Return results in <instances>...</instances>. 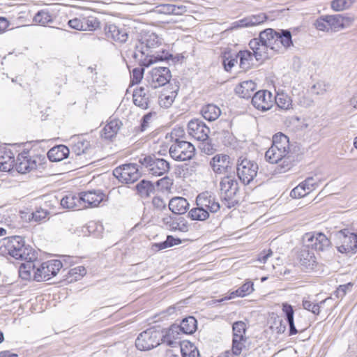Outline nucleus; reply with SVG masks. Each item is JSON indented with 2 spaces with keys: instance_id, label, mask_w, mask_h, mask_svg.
Here are the masks:
<instances>
[{
  "instance_id": "obj_1",
  "label": "nucleus",
  "mask_w": 357,
  "mask_h": 357,
  "mask_svg": "<svg viewBox=\"0 0 357 357\" xmlns=\"http://www.w3.org/2000/svg\"><path fill=\"white\" fill-rule=\"evenodd\" d=\"M162 40L159 36L153 32H145L141 36L136 45L135 57L141 54V66L149 67L155 62L168 60L172 56L171 54L160 48Z\"/></svg>"
},
{
  "instance_id": "obj_2",
  "label": "nucleus",
  "mask_w": 357,
  "mask_h": 357,
  "mask_svg": "<svg viewBox=\"0 0 357 357\" xmlns=\"http://www.w3.org/2000/svg\"><path fill=\"white\" fill-rule=\"evenodd\" d=\"M278 37V31L269 28L261 31L259 38H253L250 41L249 47L254 52L257 61L268 58L269 50H279Z\"/></svg>"
},
{
  "instance_id": "obj_3",
  "label": "nucleus",
  "mask_w": 357,
  "mask_h": 357,
  "mask_svg": "<svg viewBox=\"0 0 357 357\" xmlns=\"http://www.w3.org/2000/svg\"><path fill=\"white\" fill-rule=\"evenodd\" d=\"M8 254L16 259H36L37 253L29 245H25L24 238L13 236L3 239Z\"/></svg>"
},
{
  "instance_id": "obj_4",
  "label": "nucleus",
  "mask_w": 357,
  "mask_h": 357,
  "mask_svg": "<svg viewBox=\"0 0 357 357\" xmlns=\"http://www.w3.org/2000/svg\"><path fill=\"white\" fill-rule=\"evenodd\" d=\"M220 190L222 205L226 208H231L238 204L239 184L234 174H229L221 178Z\"/></svg>"
},
{
  "instance_id": "obj_5",
  "label": "nucleus",
  "mask_w": 357,
  "mask_h": 357,
  "mask_svg": "<svg viewBox=\"0 0 357 357\" xmlns=\"http://www.w3.org/2000/svg\"><path fill=\"white\" fill-rule=\"evenodd\" d=\"M138 162L150 175L161 176L170 169V164L164 158H157L155 155H141Z\"/></svg>"
},
{
  "instance_id": "obj_6",
  "label": "nucleus",
  "mask_w": 357,
  "mask_h": 357,
  "mask_svg": "<svg viewBox=\"0 0 357 357\" xmlns=\"http://www.w3.org/2000/svg\"><path fill=\"white\" fill-rule=\"evenodd\" d=\"M259 169L257 163L245 157H240L236 163L238 178L244 185L250 184L257 176Z\"/></svg>"
},
{
  "instance_id": "obj_7",
  "label": "nucleus",
  "mask_w": 357,
  "mask_h": 357,
  "mask_svg": "<svg viewBox=\"0 0 357 357\" xmlns=\"http://www.w3.org/2000/svg\"><path fill=\"white\" fill-rule=\"evenodd\" d=\"M169 153L174 160L185 161L195 155V148L190 142L176 138L170 146Z\"/></svg>"
},
{
  "instance_id": "obj_8",
  "label": "nucleus",
  "mask_w": 357,
  "mask_h": 357,
  "mask_svg": "<svg viewBox=\"0 0 357 357\" xmlns=\"http://www.w3.org/2000/svg\"><path fill=\"white\" fill-rule=\"evenodd\" d=\"M303 242L307 248H311L317 252H326L331 249V243L321 232H308L303 235Z\"/></svg>"
},
{
  "instance_id": "obj_9",
  "label": "nucleus",
  "mask_w": 357,
  "mask_h": 357,
  "mask_svg": "<svg viewBox=\"0 0 357 357\" xmlns=\"http://www.w3.org/2000/svg\"><path fill=\"white\" fill-rule=\"evenodd\" d=\"M62 267V262L58 259L43 262L34 271L33 280L37 282L48 280L55 276Z\"/></svg>"
},
{
  "instance_id": "obj_10",
  "label": "nucleus",
  "mask_w": 357,
  "mask_h": 357,
  "mask_svg": "<svg viewBox=\"0 0 357 357\" xmlns=\"http://www.w3.org/2000/svg\"><path fill=\"white\" fill-rule=\"evenodd\" d=\"M113 175L121 183H132L142 176L138 165L135 163L124 164L116 167Z\"/></svg>"
},
{
  "instance_id": "obj_11",
  "label": "nucleus",
  "mask_w": 357,
  "mask_h": 357,
  "mask_svg": "<svg viewBox=\"0 0 357 357\" xmlns=\"http://www.w3.org/2000/svg\"><path fill=\"white\" fill-rule=\"evenodd\" d=\"M160 334L153 328L142 332L135 340L136 347L141 351H149L160 344Z\"/></svg>"
},
{
  "instance_id": "obj_12",
  "label": "nucleus",
  "mask_w": 357,
  "mask_h": 357,
  "mask_svg": "<svg viewBox=\"0 0 357 357\" xmlns=\"http://www.w3.org/2000/svg\"><path fill=\"white\" fill-rule=\"evenodd\" d=\"M336 236L341 243V245L337 247L340 252L348 254L357 252V234L343 229L339 231Z\"/></svg>"
},
{
  "instance_id": "obj_13",
  "label": "nucleus",
  "mask_w": 357,
  "mask_h": 357,
  "mask_svg": "<svg viewBox=\"0 0 357 357\" xmlns=\"http://www.w3.org/2000/svg\"><path fill=\"white\" fill-rule=\"evenodd\" d=\"M210 166L215 174H234V164L231 158L226 154H216L210 160Z\"/></svg>"
},
{
  "instance_id": "obj_14",
  "label": "nucleus",
  "mask_w": 357,
  "mask_h": 357,
  "mask_svg": "<svg viewBox=\"0 0 357 357\" xmlns=\"http://www.w3.org/2000/svg\"><path fill=\"white\" fill-rule=\"evenodd\" d=\"M171 73L167 67H155L150 72L149 84L152 89L164 86L169 82Z\"/></svg>"
},
{
  "instance_id": "obj_15",
  "label": "nucleus",
  "mask_w": 357,
  "mask_h": 357,
  "mask_svg": "<svg viewBox=\"0 0 357 357\" xmlns=\"http://www.w3.org/2000/svg\"><path fill=\"white\" fill-rule=\"evenodd\" d=\"M188 134L198 141L208 139L210 129L200 119H195L189 121L188 124Z\"/></svg>"
},
{
  "instance_id": "obj_16",
  "label": "nucleus",
  "mask_w": 357,
  "mask_h": 357,
  "mask_svg": "<svg viewBox=\"0 0 357 357\" xmlns=\"http://www.w3.org/2000/svg\"><path fill=\"white\" fill-rule=\"evenodd\" d=\"M252 104L258 110L267 111L273 106V95L267 90H260L252 96Z\"/></svg>"
},
{
  "instance_id": "obj_17",
  "label": "nucleus",
  "mask_w": 357,
  "mask_h": 357,
  "mask_svg": "<svg viewBox=\"0 0 357 357\" xmlns=\"http://www.w3.org/2000/svg\"><path fill=\"white\" fill-rule=\"evenodd\" d=\"M196 204L208 211V213H215L220 208V204L215 196L208 191L203 192L197 197Z\"/></svg>"
},
{
  "instance_id": "obj_18",
  "label": "nucleus",
  "mask_w": 357,
  "mask_h": 357,
  "mask_svg": "<svg viewBox=\"0 0 357 357\" xmlns=\"http://www.w3.org/2000/svg\"><path fill=\"white\" fill-rule=\"evenodd\" d=\"M72 151L76 157L79 158V160H82V158L84 159L80 162V165H84L89 161L88 156L91 152L90 142L81 137L75 139L72 145Z\"/></svg>"
},
{
  "instance_id": "obj_19",
  "label": "nucleus",
  "mask_w": 357,
  "mask_h": 357,
  "mask_svg": "<svg viewBox=\"0 0 357 357\" xmlns=\"http://www.w3.org/2000/svg\"><path fill=\"white\" fill-rule=\"evenodd\" d=\"M37 159L36 157H31L29 152H23L17 155L14 166L19 173L26 174L36 169Z\"/></svg>"
},
{
  "instance_id": "obj_20",
  "label": "nucleus",
  "mask_w": 357,
  "mask_h": 357,
  "mask_svg": "<svg viewBox=\"0 0 357 357\" xmlns=\"http://www.w3.org/2000/svg\"><path fill=\"white\" fill-rule=\"evenodd\" d=\"M82 208L96 207L104 200L105 195L99 190L79 193Z\"/></svg>"
},
{
  "instance_id": "obj_21",
  "label": "nucleus",
  "mask_w": 357,
  "mask_h": 357,
  "mask_svg": "<svg viewBox=\"0 0 357 357\" xmlns=\"http://www.w3.org/2000/svg\"><path fill=\"white\" fill-rule=\"evenodd\" d=\"M105 34L108 40L123 43L127 41L128 34L123 28H119L114 24H106L104 28Z\"/></svg>"
},
{
  "instance_id": "obj_22",
  "label": "nucleus",
  "mask_w": 357,
  "mask_h": 357,
  "mask_svg": "<svg viewBox=\"0 0 357 357\" xmlns=\"http://www.w3.org/2000/svg\"><path fill=\"white\" fill-rule=\"evenodd\" d=\"M317 183L313 177H308L295 187L290 192V196L294 199L303 197L314 190Z\"/></svg>"
},
{
  "instance_id": "obj_23",
  "label": "nucleus",
  "mask_w": 357,
  "mask_h": 357,
  "mask_svg": "<svg viewBox=\"0 0 357 357\" xmlns=\"http://www.w3.org/2000/svg\"><path fill=\"white\" fill-rule=\"evenodd\" d=\"M162 223L167 229L172 231L187 232L188 231L189 226L183 218L169 215L162 218Z\"/></svg>"
},
{
  "instance_id": "obj_24",
  "label": "nucleus",
  "mask_w": 357,
  "mask_h": 357,
  "mask_svg": "<svg viewBox=\"0 0 357 357\" xmlns=\"http://www.w3.org/2000/svg\"><path fill=\"white\" fill-rule=\"evenodd\" d=\"M325 18L328 21L330 31H337L349 26L352 20L350 17H344L342 15H326Z\"/></svg>"
},
{
  "instance_id": "obj_25",
  "label": "nucleus",
  "mask_w": 357,
  "mask_h": 357,
  "mask_svg": "<svg viewBox=\"0 0 357 357\" xmlns=\"http://www.w3.org/2000/svg\"><path fill=\"white\" fill-rule=\"evenodd\" d=\"M197 329V320L193 317H188L182 320L180 326H172L169 329L167 337L173 335L174 332L178 333L180 330L185 334H192Z\"/></svg>"
},
{
  "instance_id": "obj_26",
  "label": "nucleus",
  "mask_w": 357,
  "mask_h": 357,
  "mask_svg": "<svg viewBox=\"0 0 357 357\" xmlns=\"http://www.w3.org/2000/svg\"><path fill=\"white\" fill-rule=\"evenodd\" d=\"M132 98L133 103L136 106L143 109H147L150 101L149 87L140 86L136 88L133 91Z\"/></svg>"
},
{
  "instance_id": "obj_27",
  "label": "nucleus",
  "mask_w": 357,
  "mask_h": 357,
  "mask_svg": "<svg viewBox=\"0 0 357 357\" xmlns=\"http://www.w3.org/2000/svg\"><path fill=\"white\" fill-rule=\"evenodd\" d=\"M15 154L10 149L7 147L0 148V170L10 172L15 165Z\"/></svg>"
},
{
  "instance_id": "obj_28",
  "label": "nucleus",
  "mask_w": 357,
  "mask_h": 357,
  "mask_svg": "<svg viewBox=\"0 0 357 357\" xmlns=\"http://www.w3.org/2000/svg\"><path fill=\"white\" fill-rule=\"evenodd\" d=\"M298 258L301 265L307 271L313 270L317 266V261L314 252L310 251L305 245L299 252Z\"/></svg>"
},
{
  "instance_id": "obj_29",
  "label": "nucleus",
  "mask_w": 357,
  "mask_h": 357,
  "mask_svg": "<svg viewBox=\"0 0 357 357\" xmlns=\"http://www.w3.org/2000/svg\"><path fill=\"white\" fill-rule=\"evenodd\" d=\"M266 20V15L261 13L257 15L248 16L242 20L235 22L233 24L234 28L248 27L259 25L264 22Z\"/></svg>"
},
{
  "instance_id": "obj_30",
  "label": "nucleus",
  "mask_w": 357,
  "mask_h": 357,
  "mask_svg": "<svg viewBox=\"0 0 357 357\" xmlns=\"http://www.w3.org/2000/svg\"><path fill=\"white\" fill-rule=\"evenodd\" d=\"M123 123L116 119L110 120L101 131V137L106 139H112L116 137Z\"/></svg>"
},
{
  "instance_id": "obj_31",
  "label": "nucleus",
  "mask_w": 357,
  "mask_h": 357,
  "mask_svg": "<svg viewBox=\"0 0 357 357\" xmlns=\"http://www.w3.org/2000/svg\"><path fill=\"white\" fill-rule=\"evenodd\" d=\"M256 89V84L252 80L242 82L235 88L236 93L243 98H252V94Z\"/></svg>"
},
{
  "instance_id": "obj_32",
  "label": "nucleus",
  "mask_w": 357,
  "mask_h": 357,
  "mask_svg": "<svg viewBox=\"0 0 357 357\" xmlns=\"http://www.w3.org/2000/svg\"><path fill=\"white\" fill-rule=\"evenodd\" d=\"M188 207L187 199L181 197H175L169 202V208L174 214H184Z\"/></svg>"
},
{
  "instance_id": "obj_33",
  "label": "nucleus",
  "mask_w": 357,
  "mask_h": 357,
  "mask_svg": "<svg viewBox=\"0 0 357 357\" xmlns=\"http://www.w3.org/2000/svg\"><path fill=\"white\" fill-rule=\"evenodd\" d=\"M70 153L69 149L65 145L52 147L47 152V157L52 162H59L66 158Z\"/></svg>"
},
{
  "instance_id": "obj_34",
  "label": "nucleus",
  "mask_w": 357,
  "mask_h": 357,
  "mask_svg": "<svg viewBox=\"0 0 357 357\" xmlns=\"http://www.w3.org/2000/svg\"><path fill=\"white\" fill-rule=\"evenodd\" d=\"M60 204L64 208L73 210H80L82 208L79 194L77 195L68 194L61 199Z\"/></svg>"
},
{
  "instance_id": "obj_35",
  "label": "nucleus",
  "mask_w": 357,
  "mask_h": 357,
  "mask_svg": "<svg viewBox=\"0 0 357 357\" xmlns=\"http://www.w3.org/2000/svg\"><path fill=\"white\" fill-rule=\"evenodd\" d=\"M282 311L285 314L286 320L289 326V335L297 334L298 332H302L305 330L304 328L297 329L295 326L294 321V310L291 305L285 303L282 304Z\"/></svg>"
},
{
  "instance_id": "obj_36",
  "label": "nucleus",
  "mask_w": 357,
  "mask_h": 357,
  "mask_svg": "<svg viewBox=\"0 0 357 357\" xmlns=\"http://www.w3.org/2000/svg\"><path fill=\"white\" fill-rule=\"evenodd\" d=\"M178 86L176 85L172 91H168L164 89L160 96H159V104L162 107L169 108L170 107L176 96L178 91Z\"/></svg>"
},
{
  "instance_id": "obj_37",
  "label": "nucleus",
  "mask_w": 357,
  "mask_h": 357,
  "mask_svg": "<svg viewBox=\"0 0 357 357\" xmlns=\"http://www.w3.org/2000/svg\"><path fill=\"white\" fill-rule=\"evenodd\" d=\"M236 57L239 59V66L243 70L246 71L252 66L255 57L253 51L252 52L248 50L240 51L236 54Z\"/></svg>"
},
{
  "instance_id": "obj_38",
  "label": "nucleus",
  "mask_w": 357,
  "mask_h": 357,
  "mask_svg": "<svg viewBox=\"0 0 357 357\" xmlns=\"http://www.w3.org/2000/svg\"><path fill=\"white\" fill-rule=\"evenodd\" d=\"M271 146L282 150L283 153L291 152L288 137L281 132L273 135Z\"/></svg>"
},
{
  "instance_id": "obj_39",
  "label": "nucleus",
  "mask_w": 357,
  "mask_h": 357,
  "mask_svg": "<svg viewBox=\"0 0 357 357\" xmlns=\"http://www.w3.org/2000/svg\"><path fill=\"white\" fill-rule=\"evenodd\" d=\"M25 263H22L19 268V275L23 280H30L33 277L34 271L36 270V265L33 263L35 259H24Z\"/></svg>"
},
{
  "instance_id": "obj_40",
  "label": "nucleus",
  "mask_w": 357,
  "mask_h": 357,
  "mask_svg": "<svg viewBox=\"0 0 357 357\" xmlns=\"http://www.w3.org/2000/svg\"><path fill=\"white\" fill-rule=\"evenodd\" d=\"M202 116L208 121H213L216 120L221 114L220 109L213 104H208L202 107Z\"/></svg>"
},
{
  "instance_id": "obj_41",
  "label": "nucleus",
  "mask_w": 357,
  "mask_h": 357,
  "mask_svg": "<svg viewBox=\"0 0 357 357\" xmlns=\"http://www.w3.org/2000/svg\"><path fill=\"white\" fill-rule=\"evenodd\" d=\"M136 188L139 195L143 198L150 197L155 191V188L152 183L146 180H142L136 185Z\"/></svg>"
},
{
  "instance_id": "obj_42",
  "label": "nucleus",
  "mask_w": 357,
  "mask_h": 357,
  "mask_svg": "<svg viewBox=\"0 0 357 357\" xmlns=\"http://www.w3.org/2000/svg\"><path fill=\"white\" fill-rule=\"evenodd\" d=\"M289 152H284L278 148L271 146L265 153V158L268 162L272 164L278 163L280 160L284 157Z\"/></svg>"
},
{
  "instance_id": "obj_43",
  "label": "nucleus",
  "mask_w": 357,
  "mask_h": 357,
  "mask_svg": "<svg viewBox=\"0 0 357 357\" xmlns=\"http://www.w3.org/2000/svg\"><path fill=\"white\" fill-rule=\"evenodd\" d=\"M295 155L292 152H289L284 157H282L278 162V169L280 172H285L289 170L294 165L295 162Z\"/></svg>"
},
{
  "instance_id": "obj_44",
  "label": "nucleus",
  "mask_w": 357,
  "mask_h": 357,
  "mask_svg": "<svg viewBox=\"0 0 357 357\" xmlns=\"http://www.w3.org/2000/svg\"><path fill=\"white\" fill-rule=\"evenodd\" d=\"M279 46L287 49L293 45L292 36L290 31L287 29H280L278 31Z\"/></svg>"
},
{
  "instance_id": "obj_45",
  "label": "nucleus",
  "mask_w": 357,
  "mask_h": 357,
  "mask_svg": "<svg viewBox=\"0 0 357 357\" xmlns=\"http://www.w3.org/2000/svg\"><path fill=\"white\" fill-rule=\"evenodd\" d=\"M273 100L278 107L282 109H289L292 103L291 98L284 93H278Z\"/></svg>"
},
{
  "instance_id": "obj_46",
  "label": "nucleus",
  "mask_w": 357,
  "mask_h": 357,
  "mask_svg": "<svg viewBox=\"0 0 357 357\" xmlns=\"http://www.w3.org/2000/svg\"><path fill=\"white\" fill-rule=\"evenodd\" d=\"M188 216L193 220L204 221L209 218V213L203 207L197 206L189 211Z\"/></svg>"
},
{
  "instance_id": "obj_47",
  "label": "nucleus",
  "mask_w": 357,
  "mask_h": 357,
  "mask_svg": "<svg viewBox=\"0 0 357 357\" xmlns=\"http://www.w3.org/2000/svg\"><path fill=\"white\" fill-rule=\"evenodd\" d=\"M233 339L244 340L245 337L246 324L242 321H236L232 326Z\"/></svg>"
},
{
  "instance_id": "obj_48",
  "label": "nucleus",
  "mask_w": 357,
  "mask_h": 357,
  "mask_svg": "<svg viewBox=\"0 0 357 357\" xmlns=\"http://www.w3.org/2000/svg\"><path fill=\"white\" fill-rule=\"evenodd\" d=\"M83 31H95L100 27V21L94 16H82Z\"/></svg>"
},
{
  "instance_id": "obj_49",
  "label": "nucleus",
  "mask_w": 357,
  "mask_h": 357,
  "mask_svg": "<svg viewBox=\"0 0 357 357\" xmlns=\"http://www.w3.org/2000/svg\"><path fill=\"white\" fill-rule=\"evenodd\" d=\"M52 21L53 18L49 11L45 10L38 11L33 17V22L41 26H45Z\"/></svg>"
},
{
  "instance_id": "obj_50",
  "label": "nucleus",
  "mask_w": 357,
  "mask_h": 357,
  "mask_svg": "<svg viewBox=\"0 0 357 357\" xmlns=\"http://www.w3.org/2000/svg\"><path fill=\"white\" fill-rule=\"evenodd\" d=\"M254 291V284L251 281L245 282L241 287L231 293V297H244L250 294Z\"/></svg>"
},
{
  "instance_id": "obj_51",
  "label": "nucleus",
  "mask_w": 357,
  "mask_h": 357,
  "mask_svg": "<svg viewBox=\"0 0 357 357\" xmlns=\"http://www.w3.org/2000/svg\"><path fill=\"white\" fill-rule=\"evenodd\" d=\"M172 13V4L160 3L155 6L154 8L149 11V15L153 17L155 15H170Z\"/></svg>"
},
{
  "instance_id": "obj_52",
  "label": "nucleus",
  "mask_w": 357,
  "mask_h": 357,
  "mask_svg": "<svg viewBox=\"0 0 357 357\" xmlns=\"http://www.w3.org/2000/svg\"><path fill=\"white\" fill-rule=\"evenodd\" d=\"M86 271L84 266H79L71 268L68 273L66 280L70 282L79 280L86 274Z\"/></svg>"
},
{
  "instance_id": "obj_53",
  "label": "nucleus",
  "mask_w": 357,
  "mask_h": 357,
  "mask_svg": "<svg viewBox=\"0 0 357 357\" xmlns=\"http://www.w3.org/2000/svg\"><path fill=\"white\" fill-rule=\"evenodd\" d=\"M356 0H333L331 1V8L335 11H342L350 8Z\"/></svg>"
},
{
  "instance_id": "obj_54",
  "label": "nucleus",
  "mask_w": 357,
  "mask_h": 357,
  "mask_svg": "<svg viewBox=\"0 0 357 357\" xmlns=\"http://www.w3.org/2000/svg\"><path fill=\"white\" fill-rule=\"evenodd\" d=\"M247 338L244 340L233 339L232 340V353L233 355H240L243 349L245 347V342Z\"/></svg>"
},
{
  "instance_id": "obj_55",
  "label": "nucleus",
  "mask_w": 357,
  "mask_h": 357,
  "mask_svg": "<svg viewBox=\"0 0 357 357\" xmlns=\"http://www.w3.org/2000/svg\"><path fill=\"white\" fill-rule=\"evenodd\" d=\"M303 307L305 310H307L312 312L315 315H318L320 313V305L314 303L304 298L302 302Z\"/></svg>"
},
{
  "instance_id": "obj_56",
  "label": "nucleus",
  "mask_w": 357,
  "mask_h": 357,
  "mask_svg": "<svg viewBox=\"0 0 357 357\" xmlns=\"http://www.w3.org/2000/svg\"><path fill=\"white\" fill-rule=\"evenodd\" d=\"M315 28L321 31L329 32V26L327 20L325 18V15H321L314 23Z\"/></svg>"
},
{
  "instance_id": "obj_57",
  "label": "nucleus",
  "mask_w": 357,
  "mask_h": 357,
  "mask_svg": "<svg viewBox=\"0 0 357 357\" xmlns=\"http://www.w3.org/2000/svg\"><path fill=\"white\" fill-rule=\"evenodd\" d=\"M201 142L202 143L200 144L199 149L202 152L207 155H212L214 153L215 149L208 139Z\"/></svg>"
},
{
  "instance_id": "obj_58",
  "label": "nucleus",
  "mask_w": 357,
  "mask_h": 357,
  "mask_svg": "<svg viewBox=\"0 0 357 357\" xmlns=\"http://www.w3.org/2000/svg\"><path fill=\"white\" fill-rule=\"evenodd\" d=\"M82 15L70 20L68 22L69 26L73 29L83 31Z\"/></svg>"
},
{
  "instance_id": "obj_59",
  "label": "nucleus",
  "mask_w": 357,
  "mask_h": 357,
  "mask_svg": "<svg viewBox=\"0 0 357 357\" xmlns=\"http://www.w3.org/2000/svg\"><path fill=\"white\" fill-rule=\"evenodd\" d=\"M181 351L183 357H199V351L192 345L190 348H181Z\"/></svg>"
},
{
  "instance_id": "obj_60",
  "label": "nucleus",
  "mask_w": 357,
  "mask_h": 357,
  "mask_svg": "<svg viewBox=\"0 0 357 357\" xmlns=\"http://www.w3.org/2000/svg\"><path fill=\"white\" fill-rule=\"evenodd\" d=\"M238 58L236 57V55L233 56H228L226 57L225 56L223 58L222 60V64L224 66V68L225 70L229 71L232 67L235 65L236 63H237Z\"/></svg>"
},
{
  "instance_id": "obj_61",
  "label": "nucleus",
  "mask_w": 357,
  "mask_h": 357,
  "mask_svg": "<svg viewBox=\"0 0 357 357\" xmlns=\"http://www.w3.org/2000/svg\"><path fill=\"white\" fill-rule=\"evenodd\" d=\"M144 69L142 68H135L132 72V82L133 83H138L143 77Z\"/></svg>"
},
{
  "instance_id": "obj_62",
  "label": "nucleus",
  "mask_w": 357,
  "mask_h": 357,
  "mask_svg": "<svg viewBox=\"0 0 357 357\" xmlns=\"http://www.w3.org/2000/svg\"><path fill=\"white\" fill-rule=\"evenodd\" d=\"M352 287L351 283L347 284L340 285L337 290L335 291V294L337 298H342L347 294V290L350 289Z\"/></svg>"
},
{
  "instance_id": "obj_63",
  "label": "nucleus",
  "mask_w": 357,
  "mask_h": 357,
  "mask_svg": "<svg viewBox=\"0 0 357 357\" xmlns=\"http://www.w3.org/2000/svg\"><path fill=\"white\" fill-rule=\"evenodd\" d=\"M152 119V113H148L143 116L140 125V130L144 132L149 127Z\"/></svg>"
},
{
  "instance_id": "obj_64",
  "label": "nucleus",
  "mask_w": 357,
  "mask_h": 357,
  "mask_svg": "<svg viewBox=\"0 0 357 357\" xmlns=\"http://www.w3.org/2000/svg\"><path fill=\"white\" fill-rule=\"evenodd\" d=\"M188 8L184 5H175L172 4V13L173 15H182L187 13Z\"/></svg>"
}]
</instances>
